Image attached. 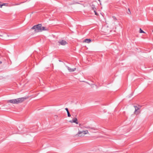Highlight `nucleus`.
Returning a JSON list of instances; mask_svg holds the SVG:
<instances>
[{"label": "nucleus", "instance_id": "obj_1", "mask_svg": "<svg viewBox=\"0 0 153 153\" xmlns=\"http://www.w3.org/2000/svg\"><path fill=\"white\" fill-rule=\"evenodd\" d=\"M42 25L41 24H39L34 26L31 29L34 30L35 32L38 33L42 32Z\"/></svg>", "mask_w": 153, "mask_h": 153}, {"label": "nucleus", "instance_id": "obj_2", "mask_svg": "<svg viewBox=\"0 0 153 153\" xmlns=\"http://www.w3.org/2000/svg\"><path fill=\"white\" fill-rule=\"evenodd\" d=\"M25 97H21L19 98H17L16 100V104L21 103L23 102L26 99Z\"/></svg>", "mask_w": 153, "mask_h": 153}, {"label": "nucleus", "instance_id": "obj_3", "mask_svg": "<svg viewBox=\"0 0 153 153\" xmlns=\"http://www.w3.org/2000/svg\"><path fill=\"white\" fill-rule=\"evenodd\" d=\"M58 42L59 43V45H64L67 44V42L63 40H59Z\"/></svg>", "mask_w": 153, "mask_h": 153}, {"label": "nucleus", "instance_id": "obj_4", "mask_svg": "<svg viewBox=\"0 0 153 153\" xmlns=\"http://www.w3.org/2000/svg\"><path fill=\"white\" fill-rule=\"evenodd\" d=\"M83 133H83V134H88V131L87 130H86L85 131H79L78 133V134L79 135L80 134Z\"/></svg>", "mask_w": 153, "mask_h": 153}, {"label": "nucleus", "instance_id": "obj_5", "mask_svg": "<svg viewBox=\"0 0 153 153\" xmlns=\"http://www.w3.org/2000/svg\"><path fill=\"white\" fill-rule=\"evenodd\" d=\"M67 68L68 69V70L70 72H74L76 70V68H75L74 69H72L68 66H67Z\"/></svg>", "mask_w": 153, "mask_h": 153}, {"label": "nucleus", "instance_id": "obj_6", "mask_svg": "<svg viewBox=\"0 0 153 153\" xmlns=\"http://www.w3.org/2000/svg\"><path fill=\"white\" fill-rule=\"evenodd\" d=\"M9 102L10 103H12L16 104V99L10 100H8V102Z\"/></svg>", "mask_w": 153, "mask_h": 153}, {"label": "nucleus", "instance_id": "obj_7", "mask_svg": "<svg viewBox=\"0 0 153 153\" xmlns=\"http://www.w3.org/2000/svg\"><path fill=\"white\" fill-rule=\"evenodd\" d=\"M91 41V40L90 39H85L84 40V42H85L87 43H89Z\"/></svg>", "mask_w": 153, "mask_h": 153}, {"label": "nucleus", "instance_id": "obj_8", "mask_svg": "<svg viewBox=\"0 0 153 153\" xmlns=\"http://www.w3.org/2000/svg\"><path fill=\"white\" fill-rule=\"evenodd\" d=\"M77 120L76 118H74L72 120V122H73V123H76V124H78V123L77 122Z\"/></svg>", "mask_w": 153, "mask_h": 153}, {"label": "nucleus", "instance_id": "obj_9", "mask_svg": "<svg viewBox=\"0 0 153 153\" xmlns=\"http://www.w3.org/2000/svg\"><path fill=\"white\" fill-rule=\"evenodd\" d=\"M91 8L94 11H95V10H96V8L95 7V5L94 4L91 5Z\"/></svg>", "mask_w": 153, "mask_h": 153}, {"label": "nucleus", "instance_id": "obj_10", "mask_svg": "<svg viewBox=\"0 0 153 153\" xmlns=\"http://www.w3.org/2000/svg\"><path fill=\"white\" fill-rule=\"evenodd\" d=\"M41 30H42V31H44V30H48V28H46L45 27H42Z\"/></svg>", "mask_w": 153, "mask_h": 153}, {"label": "nucleus", "instance_id": "obj_11", "mask_svg": "<svg viewBox=\"0 0 153 153\" xmlns=\"http://www.w3.org/2000/svg\"><path fill=\"white\" fill-rule=\"evenodd\" d=\"M84 127L86 128H90L91 129L95 130V129L94 128H90L89 126H85Z\"/></svg>", "mask_w": 153, "mask_h": 153}, {"label": "nucleus", "instance_id": "obj_12", "mask_svg": "<svg viewBox=\"0 0 153 153\" xmlns=\"http://www.w3.org/2000/svg\"><path fill=\"white\" fill-rule=\"evenodd\" d=\"M134 107L135 109V110L134 112L135 113L139 109V108L137 106H134Z\"/></svg>", "mask_w": 153, "mask_h": 153}, {"label": "nucleus", "instance_id": "obj_13", "mask_svg": "<svg viewBox=\"0 0 153 153\" xmlns=\"http://www.w3.org/2000/svg\"><path fill=\"white\" fill-rule=\"evenodd\" d=\"M139 32L140 33H145V32L144 31H143L141 28H140V29Z\"/></svg>", "mask_w": 153, "mask_h": 153}, {"label": "nucleus", "instance_id": "obj_14", "mask_svg": "<svg viewBox=\"0 0 153 153\" xmlns=\"http://www.w3.org/2000/svg\"><path fill=\"white\" fill-rule=\"evenodd\" d=\"M67 115L68 117H70L71 116V115L70 114L69 111H68L67 112Z\"/></svg>", "mask_w": 153, "mask_h": 153}, {"label": "nucleus", "instance_id": "obj_15", "mask_svg": "<svg viewBox=\"0 0 153 153\" xmlns=\"http://www.w3.org/2000/svg\"><path fill=\"white\" fill-rule=\"evenodd\" d=\"M128 14H130L131 13L129 9H128Z\"/></svg>", "mask_w": 153, "mask_h": 153}, {"label": "nucleus", "instance_id": "obj_16", "mask_svg": "<svg viewBox=\"0 0 153 153\" xmlns=\"http://www.w3.org/2000/svg\"><path fill=\"white\" fill-rule=\"evenodd\" d=\"M65 110L67 112L69 111H68V108H65Z\"/></svg>", "mask_w": 153, "mask_h": 153}, {"label": "nucleus", "instance_id": "obj_17", "mask_svg": "<svg viewBox=\"0 0 153 153\" xmlns=\"http://www.w3.org/2000/svg\"><path fill=\"white\" fill-rule=\"evenodd\" d=\"M94 12L95 13V14L96 15H98L96 11V10H95V11H94Z\"/></svg>", "mask_w": 153, "mask_h": 153}, {"label": "nucleus", "instance_id": "obj_18", "mask_svg": "<svg viewBox=\"0 0 153 153\" xmlns=\"http://www.w3.org/2000/svg\"><path fill=\"white\" fill-rule=\"evenodd\" d=\"M69 122L71 123H73V122H72V120H70L69 121Z\"/></svg>", "mask_w": 153, "mask_h": 153}, {"label": "nucleus", "instance_id": "obj_19", "mask_svg": "<svg viewBox=\"0 0 153 153\" xmlns=\"http://www.w3.org/2000/svg\"><path fill=\"white\" fill-rule=\"evenodd\" d=\"M3 5V4H0V7H1Z\"/></svg>", "mask_w": 153, "mask_h": 153}, {"label": "nucleus", "instance_id": "obj_20", "mask_svg": "<svg viewBox=\"0 0 153 153\" xmlns=\"http://www.w3.org/2000/svg\"><path fill=\"white\" fill-rule=\"evenodd\" d=\"M2 63V62L1 61H0V64Z\"/></svg>", "mask_w": 153, "mask_h": 153}, {"label": "nucleus", "instance_id": "obj_21", "mask_svg": "<svg viewBox=\"0 0 153 153\" xmlns=\"http://www.w3.org/2000/svg\"><path fill=\"white\" fill-rule=\"evenodd\" d=\"M7 36H10L8 35H7Z\"/></svg>", "mask_w": 153, "mask_h": 153}, {"label": "nucleus", "instance_id": "obj_22", "mask_svg": "<svg viewBox=\"0 0 153 153\" xmlns=\"http://www.w3.org/2000/svg\"><path fill=\"white\" fill-rule=\"evenodd\" d=\"M79 126H80V125H81V124H79Z\"/></svg>", "mask_w": 153, "mask_h": 153}, {"label": "nucleus", "instance_id": "obj_23", "mask_svg": "<svg viewBox=\"0 0 153 153\" xmlns=\"http://www.w3.org/2000/svg\"><path fill=\"white\" fill-rule=\"evenodd\" d=\"M98 0L100 1V0Z\"/></svg>", "mask_w": 153, "mask_h": 153}, {"label": "nucleus", "instance_id": "obj_24", "mask_svg": "<svg viewBox=\"0 0 153 153\" xmlns=\"http://www.w3.org/2000/svg\"><path fill=\"white\" fill-rule=\"evenodd\" d=\"M0 36H1V35H0Z\"/></svg>", "mask_w": 153, "mask_h": 153}, {"label": "nucleus", "instance_id": "obj_25", "mask_svg": "<svg viewBox=\"0 0 153 153\" xmlns=\"http://www.w3.org/2000/svg\"><path fill=\"white\" fill-rule=\"evenodd\" d=\"M152 31L153 32V30Z\"/></svg>", "mask_w": 153, "mask_h": 153}]
</instances>
